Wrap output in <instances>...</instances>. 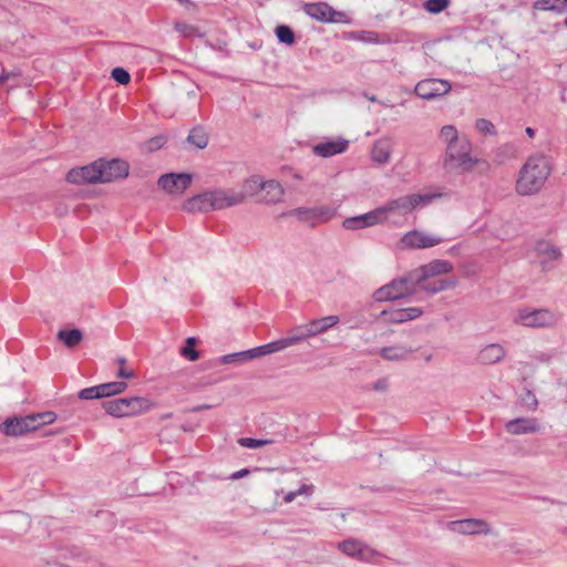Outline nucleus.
I'll use <instances>...</instances> for the list:
<instances>
[{
    "label": "nucleus",
    "instance_id": "1",
    "mask_svg": "<svg viewBox=\"0 0 567 567\" xmlns=\"http://www.w3.org/2000/svg\"><path fill=\"white\" fill-rule=\"evenodd\" d=\"M550 174L548 159L544 155L528 157L519 171L516 182V192L528 196L538 193Z\"/></svg>",
    "mask_w": 567,
    "mask_h": 567
},
{
    "label": "nucleus",
    "instance_id": "2",
    "mask_svg": "<svg viewBox=\"0 0 567 567\" xmlns=\"http://www.w3.org/2000/svg\"><path fill=\"white\" fill-rule=\"evenodd\" d=\"M472 145L466 137L446 145L443 167L446 172H470L477 164L478 159L471 156Z\"/></svg>",
    "mask_w": 567,
    "mask_h": 567
},
{
    "label": "nucleus",
    "instance_id": "3",
    "mask_svg": "<svg viewBox=\"0 0 567 567\" xmlns=\"http://www.w3.org/2000/svg\"><path fill=\"white\" fill-rule=\"evenodd\" d=\"M440 195H420L413 194L408 196H402L392 200H389L385 205L379 207L381 210L382 221L386 218V215L390 213L399 212L402 215H406L412 212L420 205H427L434 197H439Z\"/></svg>",
    "mask_w": 567,
    "mask_h": 567
},
{
    "label": "nucleus",
    "instance_id": "4",
    "mask_svg": "<svg viewBox=\"0 0 567 567\" xmlns=\"http://www.w3.org/2000/svg\"><path fill=\"white\" fill-rule=\"evenodd\" d=\"M339 321L340 319L338 316H327L320 319H315L307 324L299 326L290 332L293 343L297 344L308 338L323 333L330 328L337 326Z\"/></svg>",
    "mask_w": 567,
    "mask_h": 567
},
{
    "label": "nucleus",
    "instance_id": "5",
    "mask_svg": "<svg viewBox=\"0 0 567 567\" xmlns=\"http://www.w3.org/2000/svg\"><path fill=\"white\" fill-rule=\"evenodd\" d=\"M535 254L542 272L556 269L563 261L561 249L549 240H538L535 244Z\"/></svg>",
    "mask_w": 567,
    "mask_h": 567
},
{
    "label": "nucleus",
    "instance_id": "6",
    "mask_svg": "<svg viewBox=\"0 0 567 567\" xmlns=\"http://www.w3.org/2000/svg\"><path fill=\"white\" fill-rule=\"evenodd\" d=\"M515 322L529 328H546L555 324L556 316L548 309H520Z\"/></svg>",
    "mask_w": 567,
    "mask_h": 567
},
{
    "label": "nucleus",
    "instance_id": "7",
    "mask_svg": "<svg viewBox=\"0 0 567 567\" xmlns=\"http://www.w3.org/2000/svg\"><path fill=\"white\" fill-rule=\"evenodd\" d=\"M451 89L452 86L449 81L429 78L417 82L414 92L423 100H435L446 95Z\"/></svg>",
    "mask_w": 567,
    "mask_h": 567
},
{
    "label": "nucleus",
    "instance_id": "8",
    "mask_svg": "<svg viewBox=\"0 0 567 567\" xmlns=\"http://www.w3.org/2000/svg\"><path fill=\"white\" fill-rule=\"evenodd\" d=\"M282 216H295L299 221L313 227L319 223L329 220L332 213L331 209L326 206L299 207L284 213Z\"/></svg>",
    "mask_w": 567,
    "mask_h": 567
},
{
    "label": "nucleus",
    "instance_id": "9",
    "mask_svg": "<svg viewBox=\"0 0 567 567\" xmlns=\"http://www.w3.org/2000/svg\"><path fill=\"white\" fill-rule=\"evenodd\" d=\"M303 11L306 14L320 22L337 23L346 21V13L334 10L327 2L306 3Z\"/></svg>",
    "mask_w": 567,
    "mask_h": 567
},
{
    "label": "nucleus",
    "instance_id": "10",
    "mask_svg": "<svg viewBox=\"0 0 567 567\" xmlns=\"http://www.w3.org/2000/svg\"><path fill=\"white\" fill-rule=\"evenodd\" d=\"M99 169L101 171L102 183H111L117 179L127 177L130 165L127 162L113 158V159H97Z\"/></svg>",
    "mask_w": 567,
    "mask_h": 567
},
{
    "label": "nucleus",
    "instance_id": "11",
    "mask_svg": "<svg viewBox=\"0 0 567 567\" xmlns=\"http://www.w3.org/2000/svg\"><path fill=\"white\" fill-rule=\"evenodd\" d=\"M412 288L406 285V280L401 278L393 279L390 284L379 288L373 297L375 301H393L404 297L412 296Z\"/></svg>",
    "mask_w": 567,
    "mask_h": 567
},
{
    "label": "nucleus",
    "instance_id": "12",
    "mask_svg": "<svg viewBox=\"0 0 567 567\" xmlns=\"http://www.w3.org/2000/svg\"><path fill=\"white\" fill-rule=\"evenodd\" d=\"M66 181L76 185L102 183L97 161L85 166L70 169L66 174Z\"/></svg>",
    "mask_w": 567,
    "mask_h": 567
},
{
    "label": "nucleus",
    "instance_id": "13",
    "mask_svg": "<svg viewBox=\"0 0 567 567\" xmlns=\"http://www.w3.org/2000/svg\"><path fill=\"white\" fill-rule=\"evenodd\" d=\"M447 529L461 535H488L491 527L488 523L480 518H466L447 523Z\"/></svg>",
    "mask_w": 567,
    "mask_h": 567
},
{
    "label": "nucleus",
    "instance_id": "14",
    "mask_svg": "<svg viewBox=\"0 0 567 567\" xmlns=\"http://www.w3.org/2000/svg\"><path fill=\"white\" fill-rule=\"evenodd\" d=\"M158 186L169 194H182L192 183V175L187 173H167L158 178Z\"/></svg>",
    "mask_w": 567,
    "mask_h": 567
},
{
    "label": "nucleus",
    "instance_id": "15",
    "mask_svg": "<svg viewBox=\"0 0 567 567\" xmlns=\"http://www.w3.org/2000/svg\"><path fill=\"white\" fill-rule=\"evenodd\" d=\"M212 210H219L241 204V197L235 190L214 189L209 190Z\"/></svg>",
    "mask_w": 567,
    "mask_h": 567
},
{
    "label": "nucleus",
    "instance_id": "16",
    "mask_svg": "<svg viewBox=\"0 0 567 567\" xmlns=\"http://www.w3.org/2000/svg\"><path fill=\"white\" fill-rule=\"evenodd\" d=\"M349 147V141L343 137L322 141L312 147L316 156L328 158L344 153Z\"/></svg>",
    "mask_w": 567,
    "mask_h": 567
},
{
    "label": "nucleus",
    "instance_id": "17",
    "mask_svg": "<svg viewBox=\"0 0 567 567\" xmlns=\"http://www.w3.org/2000/svg\"><path fill=\"white\" fill-rule=\"evenodd\" d=\"M440 243H442L441 237L426 235L417 230L406 233L401 239V244L405 248H430L439 245Z\"/></svg>",
    "mask_w": 567,
    "mask_h": 567
},
{
    "label": "nucleus",
    "instance_id": "18",
    "mask_svg": "<svg viewBox=\"0 0 567 567\" xmlns=\"http://www.w3.org/2000/svg\"><path fill=\"white\" fill-rule=\"evenodd\" d=\"M380 223H382L381 210L377 208L362 215L348 217L343 220L342 225L346 229L357 230L371 227Z\"/></svg>",
    "mask_w": 567,
    "mask_h": 567
},
{
    "label": "nucleus",
    "instance_id": "19",
    "mask_svg": "<svg viewBox=\"0 0 567 567\" xmlns=\"http://www.w3.org/2000/svg\"><path fill=\"white\" fill-rule=\"evenodd\" d=\"M505 429L513 435H523L536 433L540 431L542 426L535 417H517L508 421Z\"/></svg>",
    "mask_w": 567,
    "mask_h": 567
},
{
    "label": "nucleus",
    "instance_id": "20",
    "mask_svg": "<svg viewBox=\"0 0 567 567\" xmlns=\"http://www.w3.org/2000/svg\"><path fill=\"white\" fill-rule=\"evenodd\" d=\"M125 417L135 416L147 412L153 403L145 396L121 398Z\"/></svg>",
    "mask_w": 567,
    "mask_h": 567
},
{
    "label": "nucleus",
    "instance_id": "21",
    "mask_svg": "<svg viewBox=\"0 0 567 567\" xmlns=\"http://www.w3.org/2000/svg\"><path fill=\"white\" fill-rule=\"evenodd\" d=\"M338 548L347 556L367 560V554L370 551L369 547L362 542L349 538L339 543Z\"/></svg>",
    "mask_w": 567,
    "mask_h": 567
},
{
    "label": "nucleus",
    "instance_id": "22",
    "mask_svg": "<svg viewBox=\"0 0 567 567\" xmlns=\"http://www.w3.org/2000/svg\"><path fill=\"white\" fill-rule=\"evenodd\" d=\"M505 349L499 343L485 346L477 354V361L482 364H495L505 358Z\"/></svg>",
    "mask_w": 567,
    "mask_h": 567
},
{
    "label": "nucleus",
    "instance_id": "23",
    "mask_svg": "<svg viewBox=\"0 0 567 567\" xmlns=\"http://www.w3.org/2000/svg\"><path fill=\"white\" fill-rule=\"evenodd\" d=\"M282 195L284 188L278 182L274 179L265 181L258 196V202L275 204L282 198Z\"/></svg>",
    "mask_w": 567,
    "mask_h": 567
},
{
    "label": "nucleus",
    "instance_id": "24",
    "mask_svg": "<svg viewBox=\"0 0 567 567\" xmlns=\"http://www.w3.org/2000/svg\"><path fill=\"white\" fill-rule=\"evenodd\" d=\"M265 181H262L259 176H251L246 179L240 188V190L236 192L237 196L241 197V204L247 199L255 197L258 202V196L260 195V189L262 188Z\"/></svg>",
    "mask_w": 567,
    "mask_h": 567
},
{
    "label": "nucleus",
    "instance_id": "25",
    "mask_svg": "<svg viewBox=\"0 0 567 567\" xmlns=\"http://www.w3.org/2000/svg\"><path fill=\"white\" fill-rule=\"evenodd\" d=\"M183 208L188 213L212 210L209 192H204L187 199Z\"/></svg>",
    "mask_w": 567,
    "mask_h": 567
},
{
    "label": "nucleus",
    "instance_id": "26",
    "mask_svg": "<svg viewBox=\"0 0 567 567\" xmlns=\"http://www.w3.org/2000/svg\"><path fill=\"white\" fill-rule=\"evenodd\" d=\"M413 351L414 349L412 348H408L402 344H395L382 348L380 350V355L388 361H404Z\"/></svg>",
    "mask_w": 567,
    "mask_h": 567
},
{
    "label": "nucleus",
    "instance_id": "27",
    "mask_svg": "<svg viewBox=\"0 0 567 567\" xmlns=\"http://www.w3.org/2000/svg\"><path fill=\"white\" fill-rule=\"evenodd\" d=\"M422 268L426 278L429 279L431 277L451 272L453 270V265L447 260L435 259L426 265H422Z\"/></svg>",
    "mask_w": 567,
    "mask_h": 567
},
{
    "label": "nucleus",
    "instance_id": "28",
    "mask_svg": "<svg viewBox=\"0 0 567 567\" xmlns=\"http://www.w3.org/2000/svg\"><path fill=\"white\" fill-rule=\"evenodd\" d=\"M0 430L8 436H21L27 433L23 416L7 419L1 423Z\"/></svg>",
    "mask_w": 567,
    "mask_h": 567
},
{
    "label": "nucleus",
    "instance_id": "29",
    "mask_svg": "<svg viewBox=\"0 0 567 567\" xmlns=\"http://www.w3.org/2000/svg\"><path fill=\"white\" fill-rule=\"evenodd\" d=\"M391 146L389 141L379 140L374 142L371 150V157L378 164H385L390 159Z\"/></svg>",
    "mask_w": 567,
    "mask_h": 567
},
{
    "label": "nucleus",
    "instance_id": "30",
    "mask_svg": "<svg viewBox=\"0 0 567 567\" xmlns=\"http://www.w3.org/2000/svg\"><path fill=\"white\" fill-rule=\"evenodd\" d=\"M56 338L59 341L63 342L66 348L72 349L83 340V332L78 328L61 329Z\"/></svg>",
    "mask_w": 567,
    "mask_h": 567
},
{
    "label": "nucleus",
    "instance_id": "31",
    "mask_svg": "<svg viewBox=\"0 0 567 567\" xmlns=\"http://www.w3.org/2000/svg\"><path fill=\"white\" fill-rule=\"evenodd\" d=\"M402 280H406V285L412 288V293L414 295L417 290V287L422 289V285L427 281V278L424 274L422 266L419 268L411 270L406 275L400 277Z\"/></svg>",
    "mask_w": 567,
    "mask_h": 567
},
{
    "label": "nucleus",
    "instance_id": "32",
    "mask_svg": "<svg viewBox=\"0 0 567 567\" xmlns=\"http://www.w3.org/2000/svg\"><path fill=\"white\" fill-rule=\"evenodd\" d=\"M295 346L293 340L291 338V334H289L287 338H282L272 342H269L264 346H259L260 354L261 357L271 354L275 352H279L288 347Z\"/></svg>",
    "mask_w": 567,
    "mask_h": 567
},
{
    "label": "nucleus",
    "instance_id": "33",
    "mask_svg": "<svg viewBox=\"0 0 567 567\" xmlns=\"http://www.w3.org/2000/svg\"><path fill=\"white\" fill-rule=\"evenodd\" d=\"M534 8L564 13L567 12V0H537Z\"/></svg>",
    "mask_w": 567,
    "mask_h": 567
},
{
    "label": "nucleus",
    "instance_id": "34",
    "mask_svg": "<svg viewBox=\"0 0 567 567\" xmlns=\"http://www.w3.org/2000/svg\"><path fill=\"white\" fill-rule=\"evenodd\" d=\"M187 142L195 145L197 148H205L208 144V134L202 126H196L190 130Z\"/></svg>",
    "mask_w": 567,
    "mask_h": 567
},
{
    "label": "nucleus",
    "instance_id": "35",
    "mask_svg": "<svg viewBox=\"0 0 567 567\" xmlns=\"http://www.w3.org/2000/svg\"><path fill=\"white\" fill-rule=\"evenodd\" d=\"M455 285H456L455 280L439 279L433 282L425 281L422 285L421 290H423L425 292H430V293H437V292L446 290L447 288H453V287H455Z\"/></svg>",
    "mask_w": 567,
    "mask_h": 567
},
{
    "label": "nucleus",
    "instance_id": "36",
    "mask_svg": "<svg viewBox=\"0 0 567 567\" xmlns=\"http://www.w3.org/2000/svg\"><path fill=\"white\" fill-rule=\"evenodd\" d=\"M100 390L103 398H110L112 395L124 392L127 388V383L124 381H113L100 384Z\"/></svg>",
    "mask_w": 567,
    "mask_h": 567
},
{
    "label": "nucleus",
    "instance_id": "37",
    "mask_svg": "<svg viewBox=\"0 0 567 567\" xmlns=\"http://www.w3.org/2000/svg\"><path fill=\"white\" fill-rule=\"evenodd\" d=\"M197 339L195 337H188L185 340V344L181 348V355L188 359L189 361H196L199 359V352L195 349Z\"/></svg>",
    "mask_w": 567,
    "mask_h": 567
},
{
    "label": "nucleus",
    "instance_id": "38",
    "mask_svg": "<svg viewBox=\"0 0 567 567\" xmlns=\"http://www.w3.org/2000/svg\"><path fill=\"white\" fill-rule=\"evenodd\" d=\"M121 403L122 400L121 398H118L114 400L104 401L102 403V406L105 410V412L113 417H125L123 405Z\"/></svg>",
    "mask_w": 567,
    "mask_h": 567
},
{
    "label": "nucleus",
    "instance_id": "39",
    "mask_svg": "<svg viewBox=\"0 0 567 567\" xmlns=\"http://www.w3.org/2000/svg\"><path fill=\"white\" fill-rule=\"evenodd\" d=\"M279 42L291 45L296 42L295 33L288 25L280 24L275 30Z\"/></svg>",
    "mask_w": 567,
    "mask_h": 567
},
{
    "label": "nucleus",
    "instance_id": "40",
    "mask_svg": "<svg viewBox=\"0 0 567 567\" xmlns=\"http://www.w3.org/2000/svg\"><path fill=\"white\" fill-rule=\"evenodd\" d=\"M381 317L388 323H403L406 322L403 309L382 310Z\"/></svg>",
    "mask_w": 567,
    "mask_h": 567
},
{
    "label": "nucleus",
    "instance_id": "41",
    "mask_svg": "<svg viewBox=\"0 0 567 567\" xmlns=\"http://www.w3.org/2000/svg\"><path fill=\"white\" fill-rule=\"evenodd\" d=\"M440 137L446 142L447 145L454 144L461 141L462 137H458L457 130L454 125H445L440 131Z\"/></svg>",
    "mask_w": 567,
    "mask_h": 567
},
{
    "label": "nucleus",
    "instance_id": "42",
    "mask_svg": "<svg viewBox=\"0 0 567 567\" xmlns=\"http://www.w3.org/2000/svg\"><path fill=\"white\" fill-rule=\"evenodd\" d=\"M450 3L451 0H426L423 7L427 12L437 14L444 11Z\"/></svg>",
    "mask_w": 567,
    "mask_h": 567
},
{
    "label": "nucleus",
    "instance_id": "43",
    "mask_svg": "<svg viewBox=\"0 0 567 567\" xmlns=\"http://www.w3.org/2000/svg\"><path fill=\"white\" fill-rule=\"evenodd\" d=\"M100 384L91 388L82 389L78 393V398L81 400H93V399H102V393L100 390Z\"/></svg>",
    "mask_w": 567,
    "mask_h": 567
},
{
    "label": "nucleus",
    "instance_id": "44",
    "mask_svg": "<svg viewBox=\"0 0 567 567\" xmlns=\"http://www.w3.org/2000/svg\"><path fill=\"white\" fill-rule=\"evenodd\" d=\"M111 75L114 81H116L117 83L123 84V85L128 84L131 81L130 73L125 69L120 68V66L114 68L112 70Z\"/></svg>",
    "mask_w": 567,
    "mask_h": 567
},
{
    "label": "nucleus",
    "instance_id": "45",
    "mask_svg": "<svg viewBox=\"0 0 567 567\" xmlns=\"http://www.w3.org/2000/svg\"><path fill=\"white\" fill-rule=\"evenodd\" d=\"M475 127L481 133H484V134H491V135L496 134L494 124L489 120H486V118H478L475 123Z\"/></svg>",
    "mask_w": 567,
    "mask_h": 567
},
{
    "label": "nucleus",
    "instance_id": "46",
    "mask_svg": "<svg viewBox=\"0 0 567 567\" xmlns=\"http://www.w3.org/2000/svg\"><path fill=\"white\" fill-rule=\"evenodd\" d=\"M238 443L244 447L257 449V447L264 446L268 443H271V441L257 440V439H252V437H241L238 440Z\"/></svg>",
    "mask_w": 567,
    "mask_h": 567
},
{
    "label": "nucleus",
    "instance_id": "47",
    "mask_svg": "<svg viewBox=\"0 0 567 567\" xmlns=\"http://www.w3.org/2000/svg\"><path fill=\"white\" fill-rule=\"evenodd\" d=\"M34 414H35V419L38 421L37 424H39L40 426L52 424L56 420V414L51 411H45V412L34 413Z\"/></svg>",
    "mask_w": 567,
    "mask_h": 567
},
{
    "label": "nucleus",
    "instance_id": "48",
    "mask_svg": "<svg viewBox=\"0 0 567 567\" xmlns=\"http://www.w3.org/2000/svg\"><path fill=\"white\" fill-rule=\"evenodd\" d=\"M125 362H126V360L123 357H120L116 359V363L121 365V368L116 372V375H117V378H121V379H133L135 374L132 370L128 371V370L124 369Z\"/></svg>",
    "mask_w": 567,
    "mask_h": 567
},
{
    "label": "nucleus",
    "instance_id": "49",
    "mask_svg": "<svg viewBox=\"0 0 567 567\" xmlns=\"http://www.w3.org/2000/svg\"><path fill=\"white\" fill-rule=\"evenodd\" d=\"M165 143H166V138L164 136H162V135L155 136L147 142V148H148V151L153 152V151L162 148Z\"/></svg>",
    "mask_w": 567,
    "mask_h": 567
},
{
    "label": "nucleus",
    "instance_id": "50",
    "mask_svg": "<svg viewBox=\"0 0 567 567\" xmlns=\"http://www.w3.org/2000/svg\"><path fill=\"white\" fill-rule=\"evenodd\" d=\"M23 420H24V426L27 427V433L28 432H32V431H35L40 427L35 419V414L32 413V414H29L27 416H23Z\"/></svg>",
    "mask_w": 567,
    "mask_h": 567
},
{
    "label": "nucleus",
    "instance_id": "51",
    "mask_svg": "<svg viewBox=\"0 0 567 567\" xmlns=\"http://www.w3.org/2000/svg\"><path fill=\"white\" fill-rule=\"evenodd\" d=\"M403 310L406 321L416 319L423 315V309L419 307L404 308Z\"/></svg>",
    "mask_w": 567,
    "mask_h": 567
},
{
    "label": "nucleus",
    "instance_id": "52",
    "mask_svg": "<svg viewBox=\"0 0 567 567\" xmlns=\"http://www.w3.org/2000/svg\"><path fill=\"white\" fill-rule=\"evenodd\" d=\"M259 351H260L259 347H256V348H252L249 350H245V351H240L241 360L249 361V360L259 358V357H261Z\"/></svg>",
    "mask_w": 567,
    "mask_h": 567
},
{
    "label": "nucleus",
    "instance_id": "53",
    "mask_svg": "<svg viewBox=\"0 0 567 567\" xmlns=\"http://www.w3.org/2000/svg\"><path fill=\"white\" fill-rule=\"evenodd\" d=\"M243 361L241 360V355H240V352H235V353H230V354H225L220 358V362L223 364H230V363H236V362H240Z\"/></svg>",
    "mask_w": 567,
    "mask_h": 567
},
{
    "label": "nucleus",
    "instance_id": "54",
    "mask_svg": "<svg viewBox=\"0 0 567 567\" xmlns=\"http://www.w3.org/2000/svg\"><path fill=\"white\" fill-rule=\"evenodd\" d=\"M175 30L184 35H190L195 29L185 22H176Z\"/></svg>",
    "mask_w": 567,
    "mask_h": 567
},
{
    "label": "nucleus",
    "instance_id": "55",
    "mask_svg": "<svg viewBox=\"0 0 567 567\" xmlns=\"http://www.w3.org/2000/svg\"><path fill=\"white\" fill-rule=\"evenodd\" d=\"M38 567H63V565L60 564L56 560H49L47 558H39Z\"/></svg>",
    "mask_w": 567,
    "mask_h": 567
},
{
    "label": "nucleus",
    "instance_id": "56",
    "mask_svg": "<svg viewBox=\"0 0 567 567\" xmlns=\"http://www.w3.org/2000/svg\"><path fill=\"white\" fill-rule=\"evenodd\" d=\"M388 380L386 379H379L377 382H374L373 384V390L375 391H385L388 389Z\"/></svg>",
    "mask_w": 567,
    "mask_h": 567
},
{
    "label": "nucleus",
    "instance_id": "57",
    "mask_svg": "<svg viewBox=\"0 0 567 567\" xmlns=\"http://www.w3.org/2000/svg\"><path fill=\"white\" fill-rule=\"evenodd\" d=\"M249 474V470L248 468H243L240 471H237L235 473H233L229 478L235 481V480H239L241 477H245Z\"/></svg>",
    "mask_w": 567,
    "mask_h": 567
},
{
    "label": "nucleus",
    "instance_id": "58",
    "mask_svg": "<svg viewBox=\"0 0 567 567\" xmlns=\"http://www.w3.org/2000/svg\"><path fill=\"white\" fill-rule=\"evenodd\" d=\"M312 489V486L311 485H307V484H302L297 491V496L299 495H303V494H309V492Z\"/></svg>",
    "mask_w": 567,
    "mask_h": 567
},
{
    "label": "nucleus",
    "instance_id": "59",
    "mask_svg": "<svg viewBox=\"0 0 567 567\" xmlns=\"http://www.w3.org/2000/svg\"><path fill=\"white\" fill-rule=\"evenodd\" d=\"M297 497V493L296 491H292V492H289L285 495V502L286 503H291L292 501H295Z\"/></svg>",
    "mask_w": 567,
    "mask_h": 567
},
{
    "label": "nucleus",
    "instance_id": "60",
    "mask_svg": "<svg viewBox=\"0 0 567 567\" xmlns=\"http://www.w3.org/2000/svg\"><path fill=\"white\" fill-rule=\"evenodd\" d=\"M210 408H212V405H210V404H202V405H196V406L192 408V410H190V411H192V412H200V411H203V410H208V409H210Z\"/></svg>",
    "mask_w": 567,
    "mask_h": 567
},
{
    "label": "nucleus",
    "instance_id": "61",
    "mask_svg": "<svg viewBox=\"0 0 567 567\" xmlns=\"http://www.w3.org/2000/svg\"><path fill=\"white\" fill-rule=\"evenodd\" d=\"M9 76H10V74H9V73H7V72L2 71V72L0 73V83H3L4 81H7V80L9 79Z\"/></svg>",
    "mask_w": 567,
    "mask_h": 567
},
{
    "label": "nucleus",
    "instance_id": "62",
    "mask_svg": "<svg viewBox=\"0 0 567 567\" xmlns=\"http://www.w3.org/2000/svg\"><path fill=\"white\" fill-rule=\"evenodd\" d=\"M525 132L530 138L535 136V130L532 127H527Z\"/></svg>",
    "mask_w": 567,
    "mask_h": 567
},
{
    "label": "nucleus",
    "instance_id": "63",
    "mask_svg": "<svg viewBox=\"0 0 567 567\" xmlns=\"http://www.w3.org/2000/svg\"><path fill=\"white\" fill-rule=\"evenodd\" d=\"M424 359H425L426 362L431 361L432 360V354L430 353V354L425 355Z\"/></svg>",
    "mask_w": 567,
    "mask_h": 567
},
{
    "label": "nucleus",
    "instance_id": "64",
    "mask_svg": "<svg viewBox=\"0 0 567 567\" xmlns=\"http://www.w3.org/2000/svg\"><path fill=\"white\" fill-rule=\"evenodd\" d=\"M564 25L567 27V18L564 20Z\"/></svg>",
    "mask_w": 567,
    "mask_h": 567
}]
</instances>
